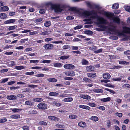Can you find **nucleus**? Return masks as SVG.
<instances>
[{
	"label": "nucleus",
	"instance_id": "nucleus-43",
	"mask_svg": "<svg viewBox=\"0 0 130 130\" xmlns=\"http://www.w3.org/2000/svg\"><path fill=\"white\" fill-rule=\"evenodd\" d=\"M86 4L88 7H89L91 9H92L93 4H91V3L89 2H87Z\"/></svg>",
	"mask_w": 130,
	"mask_h": 130
},
{
	"label": "nucleus",
	"instance_id": "nucleus-2",
	"mask_svg": "<svg viewBox=\"0 0 130 130\" xmlns=\"http://www.w3.org/2000/svg\"><path fill=\"white\" fill-rule=\"evenodd\" d=\"M47 4L51 5L52 8L54 9L57 12H61L62 11V9L60 8L59 5L53 4L51 2L48 3Z\"/></svg>",
	"mask_w": 130,
	"mask_h": 130
},
{
	"label": "nucleus",
	"instance_id": "nucleus-57",
	"mask_svg": "<svg viewBox=\"0 0 130 130\" xmlns=\"http://www.w3.org/2000/svg\"><path fill=\"white\" fill-rule=\"evenodd\" d=\"M38 86L36 85H28V87L29 88H34L37 87Z\"/></svg>",
	"mask_w": 130,
	"mask_h": 130
},
{
	"label": "nucleus",
	"instance_id": "nucleus-44",
	"mask_svg": "<svg viewBox=\"0 0 130 130\" xmlns=\"http://www.w3.org/2000/svg\"><path fill=\"white\" fill-rule=\"evenodd\" d=\"M104 14L108 18H110L112 16L111 14L106 12L104 13Z\"/></svg>",
	"mask_w": 130,
	"mask_h": 130
},
{
	"label": "nucleus",
	"instance_id": "nucleus-47",
	"mask_svg": "<svg viewBox=\"0 0 130 130\" xmlns=\"http://www.w3.org/2000/svg\"><path fill=\"white\" fill-rule=\"evenodd\" d=\"M8 64L10 67L13 66L15 64V62L14 61H12L8 62Z\"/></svg>",
	"mask_w": 130,
	"mask_h": 130
},
{
	"label": "nucleus",
	"instance_id": "nucleus-48",
	"mask_svg": "<svg viewBox=\"0 0 130 130\" xmlns=\"http://www.w3.org/2000/svg\"><path fill=\"white\" fill-rule=\"evenodd\" d=\"M53 43H55V44H58L60 43H62V44H63V42L62 41H55L52 42Z\"/></svg>",
	"mask_w": 130,
	"mask_h": 130
},
{
	"label": "nucleus",
	"instance_id": "nucleus-63",
	"mask_svg": "<svg viewBox=\"0 0 130 130\" xmlns=\"http://www.w3.org/2000/svg\"><path fill=\"white\" fill-rule=\"evenodd\" d=\"M67 112V111L63 109H60L59 111V112L61 113H65Z\"/></svg>",
	"mask_w": 130,
	"mask_h": 130
},
{
	"label": "nucleus",
	"instance_id": "nucleus-61",
	"mask_svg": "<svg viewBox=\"0 0 130 130\" xmlns=\"http://www.w3.org/2000/svg\"><path fill=\"white\" fill-rule=\"evenodd\" d=\"M37 77H43L44 76V74H43L40 73L36 75L35 76Z\"/></svg>",
	"mask_w": 130,
	"mask_h": 130
},
{
	"label": "nucleus",
	"instance_id": "nucleus-51",
	"mask_svg": "<svg viewBox=\"0 0 130 130\" xmlns=\"http://www.w3.org/2000/svg\"><path fill=\"white\" fill-rule=\"evenodd\" d=\"M83 27V26L82 25H77L74 28V29L75 30L79 29L82 28Z\"/></svg>",
	"mask_w": 130,
	"mask_h": 130
},
{
	"label": "nucleus",
	"instance_id": "nucleus-62",
	"mask_svg": "<svg viewBox=\"0 0 130 130\" xmlns=\"http://www.w3.org/2000/svg\"><path fill=\"white\" fill-rule=\"evenodd\" d=\"M74 17L72 16H68L66 18V19L68 20H72L74 19Z\"/></svg>",
	"mask_w": 130,
	"mask_h": 130
},
{
	"label": "nucleus",
	"instance_id": "nucleus-18",
	"mask_svg": "<svg viewBox=\"0 0 130 130\" xmlns=\"http://www.w3.org/2000/svg\"><path fill=\"white\" fill-rule=\"evenodd\" d=\"M96 73H87V76L90 77H94L96 76Z\"/></svg>",
	"mask_w": 130,
	"mask_h": 130
},
{
	"label": "nucleus",
	"instance_id": "nucleus-49",
	"mask_svg": "<svg viewBox=\"0 0 130 130\" xmlns=\"http://www.w3.org/2000/svg\"><path fill=\"white\" fill-rule=\"evenodd\" d=\"M8 79L9 78H8L2 79V81L1 82V83H5L6 82H7L8 80Z\"/></svg>",
	"mask_w": 130,
	"mask_h": 130
},
{
	"label": "nucleus",
	"instance_id": "nucleus-11",
	"mask_svg": "<svg viewBox=\"0 0 130 130\" xmlns=\"http://www.w3.org/2000/svg\"><path fill=\"white\" fill-rule=\"evenodd\" d=\"M72 101L73 98L71 97L66 98L62 100V101L66 102H70Z\"/></svg>",
	"mask_w": 130,
	"mask_h": 130
},
{
	"label": "nucleus",
	"instance_id": "nucleus-15",
	"mask_svg": "<svg viewBox=\"0 0 130 130\" xmlns=\"http://www.w3.org/2000/svg\"><path fill=\"white\" fill-rule=\"evenodd\" d=\"M9 10L8 7L7 6H3L0 8V11H7Z\"/></svg>",
	"mask_w": 130,
	"mask_h": 130
},
{
	"label": "nucleus",
	"instance_id": "nucleus-41",
	"mask_svg": "<svg viewBox=\"0 0 130 130\" xmlns=\"http://www.w3.org/2000/svg\"><path fill=\"white\" fill-rule=\"evenodd\" d=\"M85 34L87 35H92L93 34V32L91 30H85L84 31Z\"/></svg>",
	"mask_w": 130,
	"mask_h": 130
},
{
	"label": "nucleus",
	"instance_id": "nucleus-8",
	"mask_svg": "<svg viewBox=\"0 0 130 130\" xmlns=\"http://www.w3.org/2000/svg\"><path fill=\"white\" fill-rule=\"evenodd\" d=\"M6 98L8 100H13L17 99V96L14 95H7Z\"/></svg>",
	"mask_w": 130,
	"mask_h": 130
},
{
	"label": "nucleus",
	"instance_id": "nucleus-31",
	"mask_svg": "<svg viewBox=\"0 0 130 130\" xmlns=\"http://www.w3.org/2000/svg\"><path fill=\"white\" fill-rule=\"evenodd\" d=\"M25 104L30 106H32L34 105V103L32 102L26 101L25 102Z\"/></svg>",
	"mask_w": 130,
	"mask_h": 130
},
{
	"label": "nucleus",
	"instance_id": "nucleus-13",
	"mask_svg": "<svg viewBox=\"0 0 130 130\" xmlns=\"http://www.w3.org/2000/svg\"><path fill=\"white\" fill-rule=\"evenodd\" d=\"M48 118L49 119L54 121L57 120L58 121L59 119V118L52 116H48Z\"/></svg>",
	"mask_w": 130,
	"mask_h": 130
},
{
	"label": "nucleus",
	"instance_id": "nucleus-9",
	"mask_svg": "<svg viewBox=\"0 0 130 130\" xmlns=\"http://www.w3.org/2000/svg\"><path fill=\"white\" fill-rule=\"evenodd\" d=\"M79 97L87 100H89L91 98V97L90 96L87 95L80 94Z\"/></svg>",
	"mask_w": 130,
	"mask_h": 130
},
{
	"label": "nucleus",
	"instance_id": "nucleus-52",
	"mask_svg": "<svg viewBox=\"0 0 130 130\" xmlns=\"http://www.w3.org/2000/svg\"><path fill=\"white\" fill-rule=\"evenodd\" d=\"M20 88V87L19 86L17 87H14L12 86V87H11L10 88V89L11 90H15L16 89H19Z\"/></svg>",
	"mask_w": 130,
	"mask_h": 130
},
{
	"label": "nucleus",
	"instance_id": "nucleus-16",
	"mask_svg": "<svg viewBox=\"0 0 130 130\" xmlns=\"http://www.w3.org/2000/svg\"><path fill=\"white\" fill-rule=\"evenodd\" d=\"M10 117L12 119H19L20 118V116L19 114L14 115L10 116Z\"/></svg>",
	"mask_w": 130,
	"mask_h": 130
},
{
	"label": "nucleus",
	"instance_id": "nucleus-20",
	"mask_svg": "<svg viewBox=\"0 0 130 130\" xmlns=\"http://www.w3.org/2000/svg\"><path fill=\"white\" fill-rule=\"evenodd\" d=\"M113 21L114 22L119 24L120 23V19L118 17H116L113 19Z\"/></svg>",
	"mask_w": 130,
	"mask_h": 130
},
{
	"label": "nucleus",
	"instance_id": "nucleus-1",
	"mask_svg": "<svg viewBox=\"0 0 130 130\" xmlns=\"http://www.w3.org/2000/svg\"><path fill=\"white\" fill-rule=\"evenodd\" d=\"M78 13L80 16L87 18V19L83 20L84 21L87 22L85 23V24H91L92 23L91 21L95 19H97L100 24H106L108 23L107 21L103 18L99 17L97 12L94 10L90 11H79Z\"/></svg>",
	"mask_w": 130,
	"mask_h": 130
},
{
	"label": "nucleus",
	"instance_id": "nucleus-32",
	"mask_svg": "<svg viewBox=\"0 0 130 130\" xmlns=\"http://www.w3.org/2000/svg\"><path fill=\"white\" fill-rule=\"evenodd\" d=\"M119 8V4L118 3H115L112 6V8L113 9H117Z\"/></svg>",
	"mask_w": 130,
	"mask_h": 130
},
{
	"label": "nucleus",
	"instance_id": "nucleus-7",
	"mask_svg": "<svg viewBox=\"0 0 130 130\" xmlns=\"http://www.w3.org/2000/svg\"><path fill=\"white\" fill-rule=\"evenodd\" d=\"M123 32L125 33L130 34V28L126 26L122 27Z\"/></svg>",
	"mask_w": 130,
	"mask_h": 130
},
{
	"label": "nucleus",
	"instance_id": "nucleus-26",
	"mask_svg": "<svg viewBox=\"0 0 130 130\" xmlns=\"http://www.w3.org/2000/svg\"><path fill=\"white\" fill-rule=\"evenodd\" d=\"M79 107L82 108L84 109H88L89 110L90 109V108L88 106L80 105L79 106Z\"/></svg>",
	"mask_w": 130,
	"mask_h": 130
},
{
	"label": "nucleus",
	"instance_id": "nucleus-10",
	"mask_svg": "<svg viewBox=\"0 0 130 130\" xmlns=\"http://www.w3.org/2000/svg\"><path fill=\"white\" fill-rule=\"evenodd\" d=\"M94 69V67L90 66H89L87 67L86 68V70L87 71L90 72L93 71Z\"/></svg>",
	"mask_w": 130,
	"mask_h": 130
},
{
	"label": "nucleus",
	"instance_id": "nucleus-39",
	"mask_svg": "<svg viewBox=\"0 0 130 130\" xmlns=\"http://www.w3.org/2000/svg\"><path fill=\"white\" fill-rule=\"evenodd\" d=\"M70 57V55L61 56L60 57L61 59L64 60L68 59Z\"/></svg>",
	"mask_w": 130,
	"mask_h": 130
},
{
	"label": "nucleus",
	"instance_id": "nucleus-24",
	"mask_svg": "<svg viewBox=\"0 0 130 130\" xmlns=\"http://www.w3.org/2000/svg\"><path fill=\"white\" fill-rule=\"evenodd\" d=\"M59 93L56 92H50L49 94V95L51 96H57L58 95Z\"/></svg>",
	"mask_w": 130,
	"mask_h": 130
},
{
	"label": "nucleus",
	"instance_id": "nucleus-40",
	"mask_svg": "<svg viewBox=\"0 0 130 130\" xmlns=\"http://www.w3.org/2000/svg\"><path fill=\"white\" fill-rule=\"evenodd\" d=\"M119 63L120 64H125L126 65L129 64V62L125 61H119Z\"/></svg>",
	"mask_w": 130,
	"mask_h": 130
},
{
	"label": "nucleus",
	"instance_id": "nucleus-29",
	"mask_svg": "<svg viewBox=\"0 0 130 130\" xmlns=\"http://www.w3.org/2000/svg\"><path fill=\"white\" fill-rule=\"evenodd\" d=\"M52 104L53 105L58 107H59L61 105V104L60 103H58L55 101L53 102Z\"/></svg>",
	"mask_w": 130,
	"mask_h": 130
},
{
	"label": "nucleus",
	"instance_id": "nucleus-54",
	"mask_svg": "<svg viewBox=\"0 0 130 130\" xmlns=\"http://www.w3.org/2000/svg\"><path fill=\"white\" fill-rule=\"evenodd\" d=\"M102 51V48L98 50L94 51V53H99L101 52Z\"/></svg>",
	"mask_w": 130,
	"mask_h": 130
},
{
	"label": "nucleus",
	"instance_id": "nucleus-3",
	"mask_svg": "<svg viewBox=\"0 0 130 130\" xmlns=\"http://www.w3.org/2000/svg\"><path fill=\"white\" fill-rule=\"evenodd\" d=\"M47 105L45 103H41L38 104L37 107L39 109L45 110L47 108Z\"/></svg>",
	"mask_w": 130,
	"mask_h": 130
},
{
	"label": "nucleus",
	"instance_id": "nucleus-42",
	"mask_svg": "<svg viewBox=\"0 0 130 130\" xmlns=\"http://www.w3.org/2000/svg\"><path fill=\"white\" fill-rule=\"evenodd\" d=\"M21 109L18 108H14L12 109V111L13 112H19L20 111H21Z\"/></svg>",
	"mask_w": 130,
	"mask_h": 130
},
{
	"label": "nucleus",
	"instance_id": "nucleus-64",
	"mask_svg": "<svg viewBox=\"0 0 130 130\" xmlns=\"http://www.w3.org/2000/svg\"><path fill=\"white\" fill-rule=\"evenodd\" d=\"M88 104L89 106L92 107H95L96 106V105L93 103H89Z\"/></svg>",
	"mask_w": 130,
	"mask_h": 130
},
{
	"label": "nucleus",
	"instance_id": "nucleus-56",
	"mask_svg": "<svg viewBox=\"0 0 130 130\" xmlns=\"http://www.w3.org/2000/svg\"><path fill=\"white\" fill-rule=\"evenodd\" d=\"M22 128L23 130H29V128L27 126H25L22 127Z\"/></svg>",
	"mask_w": 130,
	"mask_h": 130
},
{
	"label": "nucleus",
	"instance_id": "nucleus-22",
	"mask_svg": "<svg viewBox=\"0 0 130 130\" xmlns=\"http://www.w3.org/2000/svg\"><path fill=\"white\" fill-rule=\"evenodd\" d=\"M78 125L80 127H86V123L85 122L82 121L79 122L78 124Z\"/></svg>",
	"mask_w": 130,
	"mask_h": 130
},
{
	"label": "nucleus",
	"instance_id": "nucleus-19",
	"mask_svg": "<svg viewBox=\"0 0 130 130\" xmlns=\"http://www.w3.org/2000/svg\"><path fill=\"white\" fill-rule=\"evenodd\" d=\"M43 99L41 98H36L32 99V101L37 102H40L43 101Z\"/></svg>",
	"mask_w": 130,
	"mask_h": 130
},
{
	"label": "nucleus",
	"instance_id": "nucleus-27",
	"mask_svg": "<svg viewBox=\"0 0 130 130\" xmlns=\"http://www.w3.org/2000/svg\"><path fill=\"white\" fill-rule=\"evenodd\" d=\"M7 16L6 14L5 13H1L0 14V18L4 19L7 17Z\"/></svg>",
	"mask_w": 130,
	"mask_h": 130
},
{
	"label": "nucleus",
	"instance_id": "nucleus-53",
	"mask_svg": "<svg viewBox=\"0 0 130 130\" xmlns=\"http://www.w3.org/2000/svg\"><path fill=\"white\" fill-rule=\"evenodd\" d=\"M121 77H119L117 78H113L112 79L113 81H120L121 80Z\"/></svg>",
	"mask_w": 130,
	"mask_h": 130
},
{
	"label": "nucleus",
	"instance_id": "nucleus-14",
	"mask_svg": "<svg viewBox=\"0 0 130 130\" xmlns=\"http://www.w3.org/2000/svg\"><path fill=\"white\" fill-rule=\"evenodd\" d=\"M63 64L57 62L54 63L53 66L54 67L57 68H60L61 67Z\"/></svg>",
	"mask_w": 130,
	"mask_h": 130
},
{
	"label": "nucleus",
	"instance_id": "nucleus-46",
	"mask_svg": "<svg viewBox=\"0 0 130 130\" xmlns=\"http://www.w3.org/2000/svg\"><path fill=\"white\" fill-rule=\"evenodd\" d=\"M15 68V69L17 70H21L24 68V67L21 66H16Z\"/></svg>",
	"mask_w": 130,
	"mask_h": 130
},
{
	"label": "nucleus",
	"instance_id": "nucleus-23",
	"mask_svg": "<svg viewBox=\"0 0 130 130\" xmlns=\"http://www.w3.org/2000/svg\"><path fill=\"white\" fill-rule=\"evenodd\" d=\"M111 100V98L110 97H108L106 98L102 99L101 101L104 102L110 101Z\"/></svg>",
	"mask_w": 130,
	"mask_h": 130
},
{
	"label": "nucleus",
	"instance_id": "nucleus-60",
	"mask_svg": "<svg viewBox=\"0 0 130 130\" xmlns=\"http://www.w3.org/2000/svg\"><path fill=\"white\" fill-rule=\"evenodd\" d=\"M125 9L126 10L130 12V7L126 6L125 7Z\"/></svg>",
	"mask_w": 130,
	"mask_h": 130
},
{
	"label": "nucleus",
	"instance_id": "nucleus-59",
	"mask_svg": "<svg viewBox=\"0 0 130 130\" xmlns=\"http://www.w3.org/2000/svg\"><path fill=\"white\" fill-rule=\"evenodd\" d=\"M7 121L6 118L0 120V123H4Z\"/></svg>",
	"mask_w": 130,
	"mask_h": 130
},
{
	"label": "nucleus",
	"instance_id": "nucleus-37",
	"mask_svg": "<svg viewBox=\"0 0 130 130\" xmlns=\"http://www.w3.org/2000/svg\"><path fill=\"white\" fill-rule=\"evenodd\" d=\"M83 80L86 83H88L92 81L91 80L86 77H84L83 78Z\"/></svg>",
	"mask_w": 130,
	"mask_h": 130
},
{
	"label": "nucleus",
	"instance_id": "nucleus-45",
	"mask_svg": "<svg viewBox=\"0 0 130 130\" xmlns=\"http://www.w3.org/2000/svg\"><path fill=\"white\" fill-rule=\"evenodd\" d=\"M105 86L107 87L114 88L115 87L114 85L111 84L110 83L106 84L105 85Z\"/></svg>",
	"mask_w": 130,
	"mask_h": 130
},
{
	"label": "nucleus",
	"instance_id": "nucleus-5",
	"mask_svg": "<svg viewBox=\"0 0 130 130\" xmlns=\"http://www.w3.org/2000/svg\"><path fill=\"white\" fill-rule=\"evenodd\" d=\"M63 67L64 68L67 69H74L75 68L74 65L70 64H65Z\"/></svg>",
	"mask_w": 130,
	"mask_h": 130
},
{
	"label": "nucleus",
	"instance_id": "nucleus-12",
	"mask_svg": "<svg viewBox=\"0 0 130 130\" xmlns=\"http://www.w3.org/2000/svg\"><path fill=\"white\" fill-rule=\"evenodd\" d=\"M103 78L104 79H109L111 77L110 74L108 73H104L103 76Z\"/></svg>",
	"mask_w": 130,
	"mask_h": 130
},
{
	"label": "nucleus",
	"instance_id": "nucleus-36",
	"mask_svg": "<svg viewBox=\"0 0 130 130\" xmlns=\"http://www.w3.org/2000/svg\"><path fill=\"white\" fill-rule=\"evenodd\" d=\"M17 25L10 26L8 28L9 30H11L17 28Z\"/></svg>",
	"mask_w": 130,
	"mask_h": 130
},
{
	"label": "nucleus",
	"instance_id": "nucleus-4",
	"mask_svg": "<svg viewBox=\"0 0 130 130\" xmlns=\"http://www.w3.org/2000/svg\"><path fill=\"white\" fill-rule=\"evenodd\" d=\"M65 75L67 76H73L75 75V72L73 71H68L64 72Z\"/></svg>",
	"mask_w": 130,
	"mask_h": 130
},
{
	"label": "nucleus",
	"instance_id": "nucleus-6",
	"mask_svg": "<svg viewBox=\"0 0 130 130\" xmlns=\"http://www.w3.org/2000/svg\"><path fill=\"white\" fill-rule=\"evenodd\" d=\"M44 47L45 49L47 50L51 49L54 46L53 44L50 43H48L45 45Z\"/></svg>",
	"mask_w": 130,
	"mask_h": 130
},
{
	"label": "nucleus",
	"instance_id": "nucleus-33",
	"mask_svg": "<svg viewBox=\"0 0 130 130\" xmlns=\"http://www.w3.org/2000/svg\"><path fill=\"white\" fill-rule=\"evenodd\" d=\"M103 88L104 89H105V90H106L107 91H108L109 92H110V93H112L113 94H115L116 93V92L113 90H110V89H109L107 88Z\"/></svg>",
	"mask_w": 130,
	"mask_h": 130
},
{
	"label": "nucleus",
	"instance_id": "nucleus-17",
	"mask_svg": "<svg viewBox=\"0 0 130 130\" xmlns=\"http://www.w3.org/2000/svg\"><path fill=\"white\" fill-rule=\"evenodd\" d=\"M15 21V20L14 19H11L5 21L4 22L5 24H10L14 22Z\"/></svg>",
	"mask_w": 130,
	"mask_h": 130
},
{
	"label": "nucleus",
	"instance_id": "nucleus-55",
	"mask_svg": "<svg viewBox=\"0 0 130 130\" xmlns=\"http://www.w3.org/2000/svg\"><path fill=\"white\" fill-rule=\"evenodd\" d=\"M39 124L40 125H46L47 123L45 122L44 121H40L39 122Z\"/></svg>",
	"mask_w": 130,
	"mask_h": 130
},
{
	"label": "nucleus",
	"instance_id": "nucleus-35",
	"mask_svg": "<svg viewBox=\"0 0 130 130\" xmlns=\"http://www.w3.org/2000/svg\"><path fill=\"white\" fill-rule=\"evenodd\" d=\"M77 117V116L74 115H69V118L74 119H76Z\"/></svg>",
	"mask_w": 130,
	"mask_h": 130
},
{
	"label": "nucleus",
	"instance_id": "nucleus-30",
	"mask_svg": "<svg viewBox=\"0 0 130 130\" xmlns=\"http://www.w3.org/2000/svg\"><path fill=\"white\" fill-rule=\"evenodd\" d=\"M47 80L51 82H55L57 81V79L55 78H49L47 79Z\"/></svg>",
	"mask_w": 130,
	"mask_h": 130
},
{
	"label": "nucleus",
	"instance_id": "nucleus-38",
	"mask_svg": "<svg viewBox=\"0 0 130 130\" xmlns=\"http://www.w3.org/2000/svg\"><path fill=\"white\" fill-rule=\"evenodd\" d=\"M51 25V22L50 21H46V22L44 23L45 26L46 27L49 26Z\"/></svg>",
	"mask_w": 130,
	"mask_h": 130
},
{
	"label": "nucleus",
	"instance_id": "nucleus-28",
	"mask_svg": "<svg viewBox=\"0 0 130 130\" xmlns=\"http://www.w3.org/2000/svg\"><path fill=\"white\" fill-rule=\"evenodd\" d=\"M28 113L29 114H36L37 113V111L36 110H31L29 111Z\"/></svg>",
	"mask_w": 130,
	"mask_h": 130
},
{
	"label": "nucleus",
	"instance_id": "nucleus-50",
	"mask_svg": "<svg viewBox=\"0 0 130 130\" xmlns=\"http://www.w3.org/2000/svg\"><path fill=\"white\" fill-rule=\"evenodd\" d=\"M28 38H27L26 39H21V40L20 41V42L21 43H24L25 41H28Z\"/></svg>",
	"mask_w": 130,
	"mask_h": 130
},
{
	"label": "nucleus",
	"instance_id": "nucleus-21",
	"mask_svg": "<svg viewBox=\"0 0 130 130\" xmlns=\"http://www.w3.org/2000/svg\"><path fill=\"white\" fill-rule=\"evenodd\" d=\"M51 31L49 30H46L40 33L41 35H47L50 34L51 33Z\"/></svg>",
	"mask_w": 130,
	"mask_h": 130
},
{
	"label": "nucleus",
	"instance_id": "nucleus-34",
	"mask_svg": "<svg viewBox=\"0 0 130 130\" xmlns=\"http://www.w3.org/2000/svg\"><path fill=\"white\" fill-rule=\"evenodd\" d=\"M90 119L91 120H93L95 122L98 121L99 120L98 118L95 116H92L91 117Z\"/></svg>",
	"mask_w": 130,
	"mask_h": 130
},
{
	"label": "nucleus",
	"instance_id": "nucleus-25",
	"mask_svg": "<svg viewBox=\"0 0 130 130\" xmlns=\"http://www.w3.org/2000/svg\"><path fill=\"white\" fill-rule=\"evenodd\" d=\"M94 92L98 93H101L103 92V90L99 89H95L93 90Z\"/></svg>",
	"mask_w": 130,
	"mask_h": 130
},
{
	"label": "nucleus",
	"instance_id": "nucleus-58",
	"mask_svg": "<svg viewBox=\"0 0 130 130\" xmlns=\"http://www.w3.org/2000/svg\"><path fill=\"white\" fill-rule=\"evenodd\" d=\"M122 87L124 88L127 87L128 88H130V85L128 84H125L123 85Z\"/></svg>",
	"mask_w": 130,
	"mask_h": 130
}]
</instances>
